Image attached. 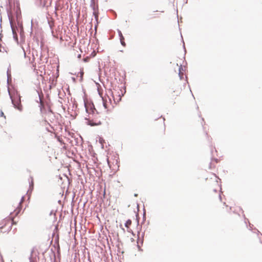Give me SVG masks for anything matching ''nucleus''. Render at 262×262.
<instances>
[{
	"mask_svg": "<svg viewBox=\"0 0 262 262\" xmlns=\"http://www.w3.org/2000/svg\"><path fill=\"white\" fill-rule=\"evenodd\" d=\"M213 199L215 209L219 213L222 215H226L230 212L231 207L222 202L219 192L215 191Z\"/></svg>",
	"mask_w": 262,
	"mask_h": 262,
	"instance_id": "f257e3e1",
	"label": "nucleus"
},
{
	"mask_svg": "<svg viewBox=\"0 0 262 262\" xmlns=\"http://www.w3.org/2000/svg\"><path fill=\"white\" fill-rule=\"evenodd\" d=\"M14 216L12 213H11V216L4 219L2 221L0 226L1 232L6 233L9 232L11 228L12 224H16L13 220Z\"/></svg>",
	"mask_w": 262,
	"mask_h": 262,
	"instance_id": "f03ea898",
	"label": "nucleus"
},
{
	"mask_svg": "<svg viewBox=\"0 0 262 262\" xmlns=\"http://www.w3.org/2000/svg\"><path fill=\"white\" fill-rule=\"evenodd\" d=\"M206 181H208V184L213 185L215 188L219 187V184L217 181V178L215 174L213 173H210L206 178Z\"/></svg>",
	"mask_w": 262,
	"mask_h": 262,
	"instance_id": "7ed1b4c3",
	"label": "nucleus"
},
{
	"mask_svg": "<svg viewBox=\"0 0 262 262\" xmlns=\"http://www.w3.org/2000/svg\"><path fill=\"white\" fill-rule=\"evenodd\" d=\"M107 161L110 168L113 170H116L119 167L117 159L109 157L107 159Z\"/></svg>",
	"mask_w": 262,
	"mask_h": 262,
	"instance_id": "20e7f679",
	"label": "nucleus"
},
{
	"mask_svg": "<svg viewBox=\"0 0 262 262\" xmlns=\"http://www.w3.org/2000/svg\"><path fill=\"white\" fill-rule=\"evenodd\" d=\"M12 102L14 105V107L19 111L22 110V105L21 104L20 97L16 95L13 97H11Z\"/></svg>",
	"mask_w": 262,
	"mask_h": 262,
	"instance_id": "39448f33",
	"label": "nucleus"
},
{
	"mask_svg": "<svg viewBox=\"0 0 262 262\" xmlns=\"http://www.w3.org/2000/svg\"><path fill=\"white\" fill-rule=\"evenodd\" d=\"M107 98L108 99V100L106 97H103L102 99L103 106L106 109L109 110L113 108L114 107V105L111 98H110L108 97H107Z\"/></svg>",
	"mask_w": 262,
	"mask_h": 262,
	"instance_id": "423d86ee",
	"label": "nucleus"
},
{
	"mask_svg": "<svg viewBox=\"0 0 262 262\" xmlns=\"http://www.w3.org/2000/svg\"><path fill=\"white\" fill-rule=\"evenodd\" d=\"M176 66L178 68V71L180 79H182L184 78V73L185 72V67H183L181 64L179 65L178 63H177Z\"/></svg>",
	"mask_w": 262,
	"mask_h": 262,
	"instance_id": "0eeeda50",
	"label": "nucleus"
},
{
	"mask_svg": "<svg viewBox=\"0 0 262 262\" xmlns=\"http://www.w3.org/2000/svg\"><path fill=\"white\" fill-rule=\"evenodd\" d=\"M24 198L22 197L21 199V201L18 203L16 209L14 210V213L15 214V216H16L20 212L21 209V203L24 201Z\"/></svg>",
	"mask_w": 262,
	"mask_h": 262,
	"instance_id": "6e6552de",
	"label": "nucleus"
},
{
	"mask_svg": "<svg viewBox=\"0 0 262 262\" xmlns=\"http://www.w3.org/2000/svg\"><path fill=\"white\" fill-rule=\"evenodd\" d=\"M88 124L91 126H96L101 124V122L100 121L88 120Z\"/></svg>",
	"mask_w": 262,
	"mask_h": 262,
	"instance_id": "1a4fd4ad",
	"label": "nucleus"
},
{
	"mask_svg": "<svg viewBox=\"0 0 262 262\" xmlns=\"http://www.w3.org/2000/svg\"><path fill=\"white\" fill-rule=\"evenodd\" d=\"M131 224H132V221L130 220H128L125 223V226L127 228V231L128 232H130V231H131V230L129 229V227L131 225Z\"/></svg>",
	"mask_w": 262,
	"mask_h": 262,
	"instance_id": "9d476101",
	"label": "nucleus"
},
{
	"mask_svg": "<svg viewBox=\"0 0 262 262\" xmlns=\"http://www.w3.org/2000/svg\"><path fill=\"white\" fill-rule=\"evenodd\" d=\"M120 41H121V44L123 46H125V43L124 41V37L122 34V33L120 32Z\"/></svg>",
	"mask_w": 262,
	"mask_h": 262,
	"instance_id": "9b49d317",
	"label": "nucleus"
},
{
	"mask_svg": "<svg viewBox=\"0 0 262 262\" xmlns=\"http://www.w3.org/2000/svg\"><path fill=\"white\" fill-rule=\"evenodd\" d=\"M156 12H154L153 14H151V18H159L160 16L159 15V14L156 13Z\"/></svg>",
	"mask_w": 262,
	"mask_h": 262,
	"instance_id": "f8f14e48",
	"label": "nucleus"
},
{
	"mask_svg": "<svg viewBox=\"0 0 262 262\" xmlns=\"http://www.w3.org/2000/svg\"><path fill=\"white\" fill-rule=\"evenodd\" d=\"M254 235H256V236H257L258 238H260V237L261 236V234L258 233H256L254 234Z\"/></svg>",
	"mask_w": 262,
	"mask_h": 262,
	"instance_id": "ddd939ff",
	"label": "nucleus"
},
{
	"mask_svg": "<svg viewBox=\"0 0 262 262\" xmlns=\"http://www.w3.org/2000/svg\"><path fill=\"white\" fill-rule=\"evenodd\" d=\"M84 61H88V59H87L86 58H84Z\"/></svg>",
	"mask_w": 262,
	"mask_h": 262,
	"instance_id": "4468645a",
	"label": "nucleus"
},
{
	"mask_svg": "<svg viewBox=\"0 0 262 262\" xmlns=\"http://www.w3.org/2000/svg\"><path fill=\"white\" fill-rule=\"evenodd\" d=\"M4 115V113L3 112H1V116H3Z\"/></svg>",
	"mask_w": 262,
	"mask_h": 262,
	"instance_id": "2eb2a0df",
	"label": "nucleus"
},
{
	"mask_svg": "<svg viewBox=\"0 0 262 262\" xmlns=\"http://www.w3.org/2000/svg\"><path fill=\"white\" fill-rule=\"evenodd\" d=\"M114 104H116V101H115V100H114Z\"/></svg>",
	"mask_w": 262,
	"mask_h": 262,
	"instance_id": "dca6fc26",
	"label": "nucleus"
},
{
	"mask_svg": "<svg viewBox=\"0 0 262 262\" xmlns=\"http://www.w3.org/2000/svg\"><path fill=\"white\" fill-rule=\"evenodd\" d=\"M33 180H31V183H32V184H33Z\"/></svg>",
	"mask_w": 262,
	"mask_h": 262,
	"instance_id": "f3484780",
	"label": "nucleus"
}]
</instances>
